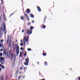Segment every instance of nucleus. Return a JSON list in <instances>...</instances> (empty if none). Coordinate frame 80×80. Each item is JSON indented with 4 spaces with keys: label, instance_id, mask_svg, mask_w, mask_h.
Returning <instances> with one entry per match:
<instances>
[{
    "label": "nucleus",
    "instance_id": "f257e3e1",
    "mask_svg": "<svg viewBox=\"0 0 80 80\" xmlns=\"http://www.w3.org/2000/svg\"><path fill=\"white\" fill-rule=\"evenodd\" d=\"M13 51H15V48L16 49V53L17 54V56L18 55V53H19V46L17 45V44H14L13 43Z\"/></svg>",
    "mask_w": 80,
    "mask_h": 80
},
{
    "label": "nucleus",
    "instance_id": "f03ea898",
    "mask_svg": "<svg viewBox=\"0 0 80 80\" xmlns=\"http://www.w3.org/2000/svg\"><path fill=\"white\" fill-rule=\"evenodd\" d=\"M3 54L4 55H7V58H10V54H11V53L10 52H8L7 51H6V50H4L3 51Z\"/></svg>",
    "mask_w": 80,
    "mask_h": 80
},
{
    "label": "nucleus",
    "instance_id": "7ed1b4c3",
    "mask_svg": "<svg viewBox=\"0 0 80 80\" xmlns=\"http://www.w3.org/2000/svg\"><path fill=\"white\" fill-rule=\"evenodd\" d=\"M1 28L2 31H3L4 32H5L4 35H5V33L7 32V30H6V26H5V23L2 24Z\"/></svg>",
    "mask_w": 80,
    "mask_h": 80
},
{
    "label": "nucleus",
    "instance_id": "20e7f679",
    "mask_svg": "<svg viewBox=\"0 0 80 80\" xmlns=\"http://www.w3.org/2000/svg\"><path fill=\"white\" fill-rule=\"evenodd\" d=\"M28 37H26L25 36L23 38V42H24V46H25V44H26V42H28Z\"/></svg>",
    "mask_w": 80,
    "mask_h": 80
},
{
    "label": "nucleus",
    "instance_id": "39448f33",
    "mask_svg": "<svg viewBox=\"0 0 80 80\" xmlns=\"http://www.w3.org/2000/svg\"><path fill=\"white\" fill-rule=\"evenodd\" d=\"M30 28L31 30H28V29H27V33L28 34H29V35H30L31 33H32V30L33 29V27H32V26Z\"/></svg>",
    "mask_w": 80,
    "mask_h": 80
},
{
    "label": "nucleus",
    "instance_id": "423d86ee",
    "mask_svg": "<svg viewBox=\"0 0 80 80\" xmlns=\"http://www.w3.org/2000/svg\"><path fill=\"white\" fill-rule=\"evenodd\" d=\"M0 62L2 64L4 63V58L3 57H1L0 58Z\"/></svg>",
    "mask_w": 80,
    "mask_h": 80
},
{
    "label": "nucleus",
    "instance_id": "0eeeda50",
    "mask_svg": "<svg viewBox=\"0 0 80 80\" xmlns=\"http://www.w3.org/2000/svg\"><path fill=\"white\" fill-rule=\"evenodd\" d=\"M11 39H9V45L10 48H12V44L11 43Z\"/></svg>",
    "mask_w": 80,
    "mask_h": 80
},
{
    "label": "nucleus",
    "instance_id": "6e6552de",
    "mask_svg": "<svg viewBox=\"0 0 80 80\" xmlns=\"http://www.w3.org/2000/svg\"><path fill=\"white\" fill-rule=\"evenodd\" d=\"M26 12L27 13H29L30 12V10L29 9H28L26 10Z\"/></svg>",
    "mask_w": 80,
    "mask_h": 80
},
{
    "label": "nucleus",
    "instance_id": "1a4fd4ad",
    "mask_svg": "<svg viewBox=\"0 0 80 80\" xmlns=\"http://www.w3.org/2000/svg\"><path fill=\"white\" fill-rule=\"evenodd\" d=\"M13 54H11V60H13Z\"/></svg>",
    "mask_w": 80,
    "mask_h": 80
},
{
    "label": "nucleus",
    "instance_id": "9d476101",
    "mask_svg": "<svg viewBox=\"0 0 80 80\" xmlns=\"http://www.w3.org/2000/svg\"><path fill=\"white\" fill-rule=\"evenodd\" d=\"M25 61H26V62H27L28 63L29 62V59L28 58H26L25 59Z\"/></svg>",
    "mask_w": 80,
    "mask_h": 80
},
{
    "label": "nucleus",
    "instance_id": "9b49d317",
    "mask_svg": "<svg viewBox=\"0 0 80 80\" xmlns=\"http://www.w3.org/2000/svg\"><path fill=\"white\" fill-rule=\"evenodd\" d=\"M24 64L25 65H26L27 66H28V62H25L24 63Z\"/></svg>",
    "mask_w": 80,
    "mask_h": 80
},
{
    "label": "nucleus",
    "instance_id": "f8f14e48",
    "mask_svg": "<svg viewBox=\"0 0 80 80\" xmlns=\"http://www.w3.org/2000/svg\"><path fill=\"white\" fill-rule=\"evenodd\" d=\"M37 8L38 12H41V9H40V8L39 7H38Z\"/></svg>",
    "mask_w": 80,
    "mask_h": 80
},
{
    "label": "nucleus",
    "instance_id": "ddd939ff",
    "mask_svg": "<svg viewBox=\"0 0 80 80\" xmlns=\"http://www.w3.org/2000/svg\"><path fill=\"white\" fill-rule=\"evenodd\" d=\"M30 17H32V18H34V15H33L32 14H31L30 15Z\"/></svg>",
    "mask_w": 80,
    "mask_h": 80
},
{
    "label": "nucleus",
    "instance_id": "4468645a",
    "mask_svg": "<svg viewBox=\"0 0 80 80\" xmlns=\"http://www.w3.org/2000/svg\"><path fill=\"white\" fill-rule=\"evenodd\" d=\"M10 38V35H8V37H7V40L8 41H9V39Z\"/></svg>",
    "mask_w": 80,
    "mask_h": 80
},
{
    "label": "nucleus",
    "instance_id": "2eb2a0df",
    "mask_svg": "<svg viewBox=\"0 0 80 80\" xmlns=\"http://www.w3.org/2000/svg\"><path fill=\"white\" fill-rule=\"evenodd\" d=\"M21 19L22 20H24V17L23 16H21Z\"/></svg>",
    "mask_w": 80,
    "mask_h": 80
},
{
    "label": "nucleus",
    "instance_id": "dca6fc26",
    "mask_svg": "<svg viewBox=\"0 0 80 80\" xmlns=\"http://www.w3.org/2000/svg\"><path fill=\"white\" fill-rule=\"evenodd\" d=\"M2 31H0V38L2 37Z\"/></svg>",
    "mask_w": 80,
    "mask_h": 80
},
{
    "label": "nucleus",
    "instance_id": "f3484780",
    "mask_svg": "<svg viewBox=\"0 0 80 80\" xmlns=\"http://www.w3.org/2000/svg\"><path fill=\"white\" fill-rule=\"evenodd\" d=\"M1 68H2V69H5V67H4V66L2 65L1 66Z\"/></svg>",
    "mask_w": 80,
    "mask_h": 80
},
{
    "label": "nucleus",
    "instance_id": "a211bd4d",
    "mask_svg": "<svg viewBox=\"0 0 80 80\" xmlns=\"http://www.w3.org/2000/svg\"><path fill=\"white\" fill-rule=\"evenodd\" d=\"M16 60V57H14L13 62H15Z\"/></svg>",
    "mask_w": 80,
    "mask_h": 80
},
{
    "label": "nucleus",
    "instance_id": "6ab92c4d",
    "mask_svg": "<svg viewBox=\"0 0 80 80\" xmlns=\"http://www.w3.org/2000/svg\"><path fill=\"white\" fill-rule=\"evenodd\" d=\"M23 44L22 42H21V43L20 44V45L21 47H22V46H23Z\"/></svg>",
    "mask_w": 80,
    "mask_h": 80
},
{
    "label": "nucleus",
    "instance_id": "aec40b11",
    "mask_svg": "<svg viewBox=\"0 0 80 80\" xmlns=\"http://www.w3.org/2000/svg\"><path fill=\"white\" fill-rule=\"evenodd\" d=\"M26 18H27V20H29V17H28V16L26 17Z\"/></svg>",
    "mask_w": 80,
    "mask_h": 80
},
{
    "label": "nucleus",
    "instance_id": "412c9836",
    "mask_svg": "<svg viewBox=\"0 0 80 80\" xmlns=\"http://www.w3.org/2000/svg\"><path fill=\"white\" fill-rule=\"evenodd\" d=\"M27 67H24L23 68L24 69V72H25V70H26V69H27Z\"/></svg>",
    "mask_w": 80,
    "mask_h": 80
},
{
    "label": "nucleus",
    "instance_id": "4be33fe9",
    "mask_svg": "<svg viewBox=\"0 0 80 80\" xmlns=\"http://www.w3.org/2000/svg\"><path fill=\"white\" fill-rule=\"evenodd\" d=\"M44 65H47V62H45Z\"/></svg>",
    "mask_w": 80,
    "mask_h": 80
},
{
    "label": "nucleus",
    "instance_id": "5701e85b",
    "mask_svg": "<svg viewBox=\"0 0 80 80\" xmlns=\"http://www.w3.org/2000/svg\"><path fill=\"white\" fill-rule=\"evenodd\" d=\"M4 47V45L3 44L1 45V48H3Z\"/></svg>",
    "mask_w": 80,
    "mask_h": 80
},
{
    "label": "nucleus",
    "instance_id": "b1692460",
    "mask_svg": "<svg viewBox=\"0 0 80 80\" xmlns=\"http://www.w3.org/2000/svg\"><path fill=\"white\" fill-rule=\"evenodd\" d=\"M28 51H31V49H30V48H28L27 49Z\"/></svg>",
    "mask_w": 80,
    "mask_h": 80
},
{
    "label": "nucleus",
    "instance_id": "393cba45",
    "mask_svg": "<svg viewBox=\"0 0 80 80\" xmlns=\"http://www.w3.org/2000/svg\"><path fill=\"white\" fill-rule=\"evenodd\" d=\"M24 15H25V16H26V17H28V15L26 13H24Z\"/></svg>",
    "mask_w": 80,
    "mask_h": 80
},
{
    "label": "nucleus",
    "instance_id": "a878e982",
    "mask_svg": "<svg viewBox=\"0 0 80 80\" xmlns=\"http://www.w3.org/2000/svg\"><path fill=\"white\" fill-rule=\"evenodd\" d=\"M3 41L4 40L3 39L1 40L0 41L1 43H2V42H3Z\"/></svg>",
    "mask_w": 80,
    "mask_h": 80
},
{
    "label": "nucleus",
    "instance_id": "bb28decb",
    "mask_svg": "<svg viewBox=\"0 0 80 80\" xmlns=\"http://www.w3.org/2000/svg\"><path fill=\"white\" fill-rule=\"evenodd\" d=\"M3 55V54L2 53H0V57H2Z\"/></svg>",
    "mask_w": 80,
    "mask_h": 80
},
{
    "label": "nucleus",
    "instance_id": "cd10ccee",
    "mask_svg": "<svg viewBox=\"0 0 80 80\" xmlns=\"http://www.w3.org/2000/svg\"><path fill=\"white\" fill-rule=\"evenodd\" d=\"M46 53H43V56H46Z\"/></svg>",
    "mask_w": 80,
    "mask_h": 80
},
{
    "label": "nucleus",
    "instance_id": "c85d7f7f",
    "mask_svg": "<svg viewBox=\"0 0 80 80\" xmlns=\"http://www.w3.org/2000/svg\"><path fill=\"white\" fill-rule=\"evenodd\" d=\"M4 20H7V19L6 18H5V16H4Z\"/></svg>",
    "mask_w": 80,
    "mask_h": 80
},
{
    "label": "nucleus",
    "instance_id": "c756f323",
    "mask_svg": "<svg viewBox=\"0 0 80 80\" xmlns=\"http://www.w3.org/2000/svg\"><path fill=\"white\" fill-rule=\"evenodd\" d=\"M22 69H23V68H22L21 67H20V68H19V69L21 70H22Z\"/></svg>",
    "mask_w": 80,
    "mask_h": 80
},
{
    "label": "nucleus",
    "instance_id": "7c9ffc66",
    "mask_svg": "<svg viewBox=\"0 0 80 80\" xmlns=\"http://www.w3.org/2000/svg\"><path fill=\"white\" fill-rule=\"evenodd\" d=\"M21 50H23V48L22 47L21 48H20Z\"/></svg>",
    "mask_w": 80,
    "mask_h": 80
},
{
    "label": "nucleus",
    "instance_id": "2f4dec72",
    "mask_svg": "<svg viewBox=\"0 0 80 80\" xmlns=\"http://www.w3.org/2000/svg\"><path fill=\"white\" fill-rule=\"evenodd\" d=\"M28 25H31V23H30V22H28Z\"/></svg>",
    "mask_w": 80,
    "mask_h": 80
},
{
    "label": "nucleus",
    "instance_id": "473e14b6",
    "mask_svg": "<svg viewBox=\"0 0 80 80\" xmlns=\"http://www.w3.org/2000/svg\"><path fill=\"white\" fill-rule=\"evenodd\" d=\"M22 56V54H20L19 55V57L21 58Z\"/></svg>",
    "mask_w": 80,
    "mask_h": 80
},
{
    "label": "nucleus",
    "instance_id": "72a5a7b5",
    "mask_svg": "<svg viewBox=\"0 0 80 80\" xmlns=\"http://www.w3.org/2000/svg\"><path fill=\"white\" fill-rule=\"evenodd\" d=\"M21 43H22L23 42V40L22 39L21 40Z\"/></svg>",
    "mask_w": 80,
    "mask_h": 80
},
{
    "label": "nucleus",
    "instance_id": "f704fd0d",
    "mask_svg": "<svg viewBox=\"0 0 80 80\" xmlns=\"http://www.w3.org/2000/svg\"><path fill=\"white\" fill-rule=\"evenodd\" d=\"M27 54L26 53H25V54L24 55V56H26V54Z\"/></svg>",
    "mask_w": 80,
    "mask_h": 80
},
{
    "label": "nucleus",
    "instance_id": "c9c22d12",
    "mask_svg": "<svg viewBox=\"0 0 80 80\" xmlns=\"http://www.w3.org/2000/svg\"><path fill=\"white\" fill-rule=\"evenodd\" d=\"M21 78L20 76H19L18 77V79H20Z\"/></svg>",
    "mask_w": 80,
    "mask_h": 80
},
{
    "label": "nucleus",
    "instance_id": "e433bc0d",
    "mask_svg": "<svg viewBox=\"0 0 80 80\" xmlns=\"http://www.w3.org/2000/svg\"><path fill=\"white\" fill-rule=\"evenodd\" d=\"M43 28H45V26H43Z\"/></svg>",
    "mask_w": 80,
    "mask_h": 80
},
{
    "label": "nucleus",
    "instance_id": "4c0bfd02",
    "mask_svg": "<svg viewBox=\"0 0 80 80\" xmlns=\"http://www.w3.org/2000/svg\"><path fill=\"white\" fill-rule=\"evenodd\" d=\"M22 33H23V32H24V30H22Z\"/></svg>",
    "mask_w": 80,
    "mask_h": 80
},
{
    "label": "nucleus",
    "instance_id": "58836bf2",
    "mask_svg": "<svg viewBox=\"0 0 80 80\" xmlns=\"http://www.w3.org/2000/svg\"><path fill=\"white\" fill-rule=\"evenodd\" d=\"M22 52H20V54H22Z\"/></svg>",
    "mask_w": 80,
    "mask_h": 80
},
{
    "label": "nucleus",
    "instance_id": "ea45409f",
    "mask_svg": "<svg viewBox=\"0 0 80 80\" xmlns=\"http://www.w3.org/2000/svg\"><path fill=\"white\" fill-rule=\"evenodd\" d=\"M8 41L7 40V44H8Z\"/></svg>",
    "mask_w": 80,
    "mask_h": 80
},
{
    "label": "nucleus",
    "instance_id": "a19ab883",
    "mask_svg": "<svg viewBox=\"0 0 80 80\" xmlns=\"http://www.w3.org/2000/svg\"><path fill=\"white\" fill-rule=\"evenodd\" d=\"M0 51V52H2L3 51V50L2 49H1Z\"/></svg>",
    "mask_w": 80,
    "mask_h": 80
},
{
    "label": "nucleus",
    "instance_id": "79ce46f5",
    "mask_svg": "<svg viewBox=\"0 0 80 80\" xmlns=\"http://www.w3.org/2000/svg\"><path fill=\"white\" fill-rule=\"evenodd\" d=\"M2 47V44H0V48Z\"/></svg>",
    "mask_w": 80,
    "mask_h": 80
},
{
    "label": "nucleus",
    "instance_id": "37998d69",
    "mask_svg": "<svg viewBox=\"0 0 80 80\" xmlns=\"http://www.w3.org/2000/svg\"><path fill=\"white\" fill-rule=\"evenodd\" d=\"M13 14H14V13H13V14L12 13V14H11V15H13ZM11 15L10 16V17L11 16Z\"/></svg>",
    "mask_w": 80,
    "mask_h": 80
},
{
    "label": "nucleus",
    "instance_id": "c03bdc74",
    "mask_svg": "<svg viewBox=\"0 0 80 80\" xmlns=\"http://www.w3.org/2000/svg\"><path fill=\"white\" fill-rule=\"evenodd\" d=\"M2 64H0V67H2Z\"/></svg>",
    "mask_w": 80,
    "mask_h": 80
},
{
    "label": "nucleus",
    "instance_id": "a18cd8bd",
    "mask_svg": "<svg viewBox=\"0 0 80 80\" xmlns=\"http://www.w3.org/2000/svg\"><path fill=\"white\" fill-rule=\"evenodd\" d=\"M19 73L20 74H21V73H22V72H19Z\"/></svg>",
    "mask_w": 80,
    "mask_h": 80
},
{
    "label": "nucleus",
    "instance_id": "49530a36",
    "mask_svg": "<svg viewBox=\"0 0 80 80\" xmlns=\"http://www.w3.org/2000/svg\"><path fill=\"white\" fill-rule=\"evenodd\" d=\"M32 23H34V21H32Z\"/></svg>",
    "mask_w": 80,
    "mask_h": 80
},
{
    "label": "nucleus",
    "instance_id": "de8ad7c7",
    "mask_svg": "<svg viewBox=\"0 0 80 80\" xmlns=\"http://www.w3.org/2000/svg\"><path fill=\"white\" fill-rule=\"evenodd\" d=\"M1 78H2V79H3V76H2Z\"/></svg>",
    "mask_w": 80,
    "mask_h": 80
},
{
    "label": "nucleus",
    "instance_id": "09e8293b",
    "mask_svg": "<svg viewBox=\"0 0 80 80\" xmlns=\"http://www.w3.org/2000/svg\"><path fill=\"white\" fill-rule=\"evenodd\" d=\"M1 70H2V68H0V71H1Z\"/></svg>",
    "mask_w": 80,
    "mask_h": 80
},
{
    "label": "nucleus",
    "instance_id": "8fccbe9b",
    "mask_svg": "<svg viewBox=\"0 0 80 80\" xmlns=\"http://www.w3.org/2000/svg\"><path fill=\"white\" fill-rule=\"evenodd\" d=\"M17 75H18V72H16V74H17Z\"/></svg>",
    "mask_w": 80,
    "mask_h": 80
},
{
    "label": "nucleus",
    "instance_id": "3c124183",
    "mask_svg": "<svg viewBox=\"0 0 80 80\" xmlns=\"http://www.w3.org/2000/svg\"><path fill=\"white\" fill-rule=\"evenodd\" d=\"M16 42H17V40L16 41Z\"/></svg>",
    "mask_w": 80,
    "mask_h": 80
},
{
    "label": "nucleus",
    "instance_id": "603ef678",
    "mask_svg": "<svg viewBox=\"0 0 80 80\" xmlns=\"http://www.w3.org/2000/svg\"><path fill=\"white\" fill-rule=\"evenodd\" d=\"M79 80H80V78H79Z\"/></svg>",
    "mask_w": 80,
    "mask_h": 80
},
{
    "label": "nucleus",
    "instance_id": "864d4df0",
    "mask_svg": "<svg viewBox=\"0 0 80 80\" xmlns=\"http://www.w3.org/2000/svg\"><path fill=\"white\" fill-rule=\"evenodd\" d=\"M11 38H12V37H11L10 38V39H11Z\"/></svg>",
    "mask_w": 80,
    "mask_h": 80
},
{
    "label": "nucleus",
    "instance_id": "5fc2aeb1",
    "mask_svg": "<svg viewBox=\"0 0 80 80\" xmlns=\"http://www.w3.org/2000/svg\"><path fill=\"white\" fill-rule=\"evenodd\" d=\"M27 45H28V43H27Z\"/></svg>",
    "mask_w": 80,
    "mask_h": 80
},
{
    "label": "nucleus",
    "instance_id": "6e6d98bb",
    "mask_svg": "<svg viewBox=\"0 0 80 80\" xmlns=\"http://www.w3.org/2000/svg\"><path fill=\"white\" fill-rule=\"evenodd\" d=\"M38 64L39 65V64L38 63Z\"/></svg>",
    "mask_w": 80,
    "mask_h": 80
},
{
    "label": "nucleus",
    "instance_id": "4d7b16f0",
    "mask_svg": "<svg viewBox=\"0 0 80 80\" xmlns=\"http://www.w3.org/2000/svg\"><path fill=\"white\" fill-rule=\"evenodd\" d=\"M45 18V20L46 19V18Z\"/></svg>",
    "mask_w": 80,
    "mask_h": 80
},
{
    "label": "nucleus",
    "instance_id": "13d9d810",
    "mask_svg": "<svg viewBox=\"0 0 80 80\" xmlns=\"http://www.w3.org/2000/svg\"><path fill=\"white\" fill-rule=\"evenodd\" d=\"M16 77H17V75H16Z\"/></svg>",
    "mask_w": 80,
    "mask_h": 80
},
{
    "label": "nucleus",
    "instance_id": "bf43d9fd",
    "mask_svg": "<svg viewBox=\"0 0 80 80\" xmlns=\"http://www.w3.org/2000/svg\"><path fill=\"white\" fill-rule=\"evenodd\" d=\"M1 0V1H2V0Z\"/></svg>",
    "mask_w": 80,
    "mask_h": 80
}]
</instances>
